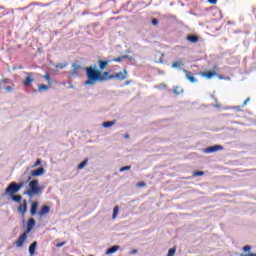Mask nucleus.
Wrapping results in <instances>:
<instances>
[{
    "mask_svg": "<svg viewBox=\"0 0 256 256\" xmlns=\"http://www.w3.org/2000/svg\"><path fill=\"white\" fill-rule=\"evenodd\" d=\"M86 77L85 85L93 86L97 82H101L104 78L101 77V70L97 69V65H91L86 67Z\"/></svg>",
    "mask_w": 256,
    "mask_h": 256,
    "instance_id": "f257e3e1",
    "label": "nucleus"
},
{
    "mask_svg": "<svg viewBox=\"0 0 256 256\" xmlns=\"http://www.w3.org/2000/svg\"><path fill=\"white\" fill-rule=\"evenodd\" d=\"M29 189L24 192V195H28L29 197H34V195H39L43 191V187L39 186V180L34 179L28 184Z\"/></svg>",
    "mask_w": 256,
    "mask_h": 256,
    "instance_id": "f03ea898",
    "label": "nucleus"
},
{
    "mask_svg": "<svg viewBox=\"0 0 256 256\" xmlns=\"http://www.w3.org/2000/svg\"><path fill=\"white\" fill-rule=\"evenodd\" d=\"M23 182L17 184V182H11L8 187L6 188L4 195H9V197L15 195L16 193H19L21 191V188L23 187Z\"/></svg>",
    "mask_w": 256,
    "mask_h": 256,
    "instance_id": "7ed1b4c3",
    "label": "nucleus"
},
{
    "mask_svg": "<svg viewBox=\"0 0 256 256\" xmlns=\"http://www.w3.org/2000/svg\"><path fill=\"white\" fill-rule=\"evenodd\" d=\"M27 77L22 81V85L24 87H31V84L35 83V73L34 72H27Z\"/></svg>",
    "mask_w": 256,
    "mask_h": 256,
    "instance_id": "20e7f679",
    "label": "nucleus"
},
{
    "mask_svg": "<svg viewBox=\"0 0 256 256\" xmlns=\"http://www.w3.org/2000/svg\"><path fill=\"white\" fill-rule=\"evenodd\" d=\"M109 79H118V81H125L127 79V70L124 69L123 72H118L114 75H110Z\"/></svg>",
    "mask_w": 256,
    "mask_h": 256,
    "instance_id": "39448f33",
    "label": "nucleus"
},
{
    "mask_svg": "<svg viewBox=\"0 0 256 256\" xmlns=\"http://www.w3.org/2000/svg\"><path fill=\"white\" fill-rule=\"evenodd\" d=\"M217 151H223V146L214 145V146L207 147L203 150V153L211 154V153H217Z\"/></svg>",
    "mask_w": 256,
    "mask_h": 256,
    "instance_id": "423d86ee",
    "label": "nucleus"
},
{
    "mask_svg": "<svg viewBox=\"0 0 256 256\" xmlns=\"http://www.w3.org/2000/svg\"><path fill=\"white\" fill-rule=\"evenodd\" d=\"M28 233L24 232L21 236H19L18 240L15 242L16 247H23V243L27 241Z\"/></svg>",
    "mask_w": 256,
    "mask_h": 256,
    "instance_id": "0eeeda50",
    "label": "nucleus"
},
{
    "mask_svg": "<svg viewBox=\"0 0 256 256\" xmlns=\"http://www.w3.org/2000/svg\"><path fill=\"white\" fill-rule=\"evenodd\" d=\"M185 73V77L190 83H197V78H195V74L191 71L183 70Z\"/></svg>",
    "mask_w": 256,
    "mask_h": 256,
    "instance_id": "6e6552de",
    "label": "nucleus"
},
{
    "mask_svg": "<svg viewBox=\"0 0 256 256\" xmlns=\"http://www.w3.org/2000/svg\"><path fill=\"white\" fill-rule=\"evenodd\" d=\"M18 213L22 214V217H25V213H27V200H23V202L17 208Z\"/></svg>",
    "mask_w": 256,
    "mask_h": 256,
    "instance_id": "1a4fd4ad",
    "label": "nucleus"
},
{
    "mask_svg": "<svg viewBox=\"0 0 256 256\" xmlns=\"http://www.w3.org/2000/svg\"><path fill=\"white\" fill-rule=\"evenodd\" d=\"M41 175H45V168H43V167H40L31 172L32 177H41Z\"/></svg>",
    "mask_w": 256,
    "mask_h": 256,
    "instance_id": "9d476101",
    "label": "nucleus"
},
{
    "mask_svg": "<svg viewBox=\"0 0 256 256\" xmlns=\"http://www.w3.org/2000/svg\"><path fill=\"white\" fill-rule=\"evenodd\" d=\"M185 66V62H183V59L179 58L177 61H174L172 63V69H181V67Z\"/></svg>",
    "mask_w": 256,
    "mask_h": 256,
    "instance_id": "9b49d317",
    "label": "nucleus"
},
{
    "mask_svg": "<svg viewBox=\"0 0 256 256\" xmlns=\"http://www.w3.org/2000/svg\"><path fill=\"white\" fill-rule=\"evenodd\" d=\"M200 75L201 77H205L206 79H213V77L217 75V72L215 70L208 71V72H201Z\"/></svg>",
    "mask_w": 256,
    "mask_h": 256,
    "instance_id": "f8f14e48",
    "label": "nucleus"
},
{
    "mask_svg": "<svg viewBox=\"0 0 256 256\" xmlns=\"http://www.w3.org/2000/svg\"><path fill=\"white\" fill-rule=\"evenodd\" d=\"M33 227H35V219L30 218L27 222V229L24 232L31 233Z\"/></svg>",
    "mask_w": 256,
    "mask_h": 256,
    "instance_id": "ddd939ff",
    "label": "nucleus"
},
{
    "mask_svg": "<svg viewBox=\"0 0 256 256\" xmlns=\"http://www.w3.org/2000/svg\"><path fill=\"white\" fill-rule=\"evenodd\" d=\"M109 65V61H103V60H98V66L100 72L105 71L107 66Z\"/></svg>",
    "mask_w": 256,
    "mask_h": 256,
    "instance_id": "4468645a",
    "label": "nucleus"
},
{
    "mask_svg": "<svg viewBox=\"0 0 256 256\" xmlns=\"http://www.w3.org/2000/svg\"><path fill=\"white\" fill-rule=\"evenodd\" d=\"M39 207V203L38 202H32L31 208H30V215L35 216L37 214V209Z\"/></svg>",
    "mask_w": 256,
    "mask_h": 256,
    "instance_id": "2eb2a0df",
    "label": "nucleus"
},
{
    "mask_svg": "<svg viewBox=\"0 0 256 256\" xmlns=\"http://www.w3.org/2000/svg\"><path fill=\"white\" fill-rule=\"evenodd\" d=\"M119 249H121V246H118V245L112 246L106 251V255H113V253H117Z\"/></svg>",
    "mask_w": 256,
    "mask_h": 256,
    "instance_id": "dca6fc26",
    "label": "nucleus"
},
{
    "mask_svg": "<svg viewBox=\"0 0 256 256\" xmlns=\"http://www.w3.org/2000/svg\"><path fill=\"white\" fill-rule=\"evenodd\" d=\"M51 211V208L47 205L42 206V208L39 211L40 217H43V215H47Z\"/></svg>",
    "mask_w": 256,
    "mask_h": 256,
    "instance_id": "f3484780",
    "label": "nucleus"
},
{
    "mask_svg": "<svg viewBox=\"0 0 256 256\" xmlns=\"http://www.w3.org/2000/svg\"><path fill=\"white\" fill-rule=\"evenodd\" d=\"M187 41H189L190 43H198L199 42V36L188 35L187 36Z\"/></svg>",
    "mask_w": 256,
    "mask_h": 256,
    "instance_id": "a211bd4d",
    "label": "nucleus"
},
{
    "mask_svg": "<svg viewBox=\"0 0 256 256\" xmlns=\"http://www.w3.org/2000/svg\"><path fill=\"white\" fill-rule=\"evenodd\" d=\"M35 249H37V241H34L30 246H29V253L31 256L35 255Z\"/></svg>",
    "mask_w": 256,
    "mask_h": 256,
    "instance_id": "6ab92c4d",
    "label": "nucleus"
},
{
    "mask_svg": "<svg viewBox=\"0 0 256 256\" xmlns=\"http://www.w3.org/2000/svg\"><path fill=\"white\" fill-rule=\"evenodd\" d=\"M10 198L12 199V201H14L15 203H21L23 196L22 195H12L10 196Z\"/></svg>",
    "mask_w": 256,
    "mask_h": 256,
    "instance_id": "aec40b11",
    "label": "nucleus"
},
{
    "mask_svg": "<svg viewBox=\"0 0 256 256\" xmlns=\"http://www.w3.org/2000/svg\"><path fill=\"white\" fill-rule=\"evenodd\" d=\"M101 77H103L104 79L103 80H100V83H103V81H109L111 80V75H109V72L105 71V72H101Z\"/></svg>",
    "mask_w": 256,
    "mask_h": 256,
    "instance_id": "412c9836",
    "label": "nucleus"
},
{
    "mask_svg": "<svg viewBox=\"0 0 256 256\" xmlns=\"http://www.w3.org/2000/svg\"><path fill=\"white\" fill-rule=\"evenodd\" d=\"M87 163H89V159L85 158L78 166L77 169L81 171L84 167H87Z\"/></svg>",
    "mask_w": 256,
    "mask_h": 256,
    "instance_id": "4be33fe9",
    "label": "nucleus"
},
{
    "mask_svg": "<svg viewBox=\"0 0 256 256\" xmlns=\"http://www.w3.org/2000/svg\"><path fill=\"white\" fill-rule=\"evenodd\" d=\"M72 67H73L72 75H77L79 73V70L81 69V65L73 64Z\"/></svg>",
    "mask_w": 256,
    "mask_h": 256,
    "instance_id": "5701e85b",
    "label": "nucleus"
},
{
    "mask_svg": "<svg viewBox=\"0 0 256 256\" xmlns=\"http://www.w3.org/2000/svg\"><path fill=\"white\" fill-rule=\"evenodd\" d=\"M113 125H115V122L106 121V122H103L102 127H104L105 129H109V127H113Z\"/></svg>",
    "mask_w": 256,
    "mask_h": 256,
    "instance_id": "b1692460",
    "label": "nucleus"
},
{
    "mask_svg": "<svg viewBox=\"0 0 256 256\" xmlns=\"http://www.w3.org/2000/svg\"><path fill=\"white\" fill-rule=\"evenodd\" d=\"M48 90H49V86H47L45 84H41L38 86L39 93H42V91H48Z\"/></svg>",
    "mask_w": 256,
    "mask_h": 256,
    "instance_id": "393cba45",
    "label": "nucleus"
},
{
    "mask_svg": "<svg viewBox=\"0 0 256 256\" xmlns=\"http://www.w3.org/2000/svg\"><path fill=\"white\" fill-rule=\"evenodd\" d=\"M117 215H119V206L114 207L112 219H117Z\"/></svg>",
    "mask_w": 256,
    "mask_h": 256,
    "instance_id": "a878e982",
    "label": "nucleus"
},
{
    "mask_svg": "<svg viewBox=\"0 0 256 256\" xmlns=\"http://www.w3.org/2000/svg\"><path fill=\"white\" fill-rule=\"evenodd\" d=\"M177 252V247H173V248H170L169 250H168V254H167V256H175V253Z\"/></svg>",
    "mask_w": 256,
    "mask_h": 256,
    "instance_id": "bb28decb",
    "label": "nucleus"
},
{
    "mask_svg": "<svg viewBox=\"0 0 256 256\" xmlns=\"http://www.w3.org/2000/svg\"><path fill=\"white\" fill-rule=\"evenodd\" d=\"M124 59H127V56H120L118 58H114L113 61L114 63H121Z\"/></svg>",
    "mask_w": 256,
    "mask_h": 256,
    "instance_id": "cd10ccee",
    "label": "nucleus"
},
{
    "mask_svg": "<svg viewBox=\"0 0 256 256\" xmlns=\"http://www.w3.org/2000/svg\"><path fill=\"white\" fill-rule=\"evenodd\" d=\"M203 175H205V172L203 171L193 172V177H203Z\"/></svg>",
    "mask_w": 256,
    "mask_h": 256,
    "instance_id": "c85d7f7f",
    "label": "nucleus"
},
{
    "mask_svg": "<svg viewBox=\"0 0 256 256\" xmlns=\"http://www.w3.org/2000/svg\"><path fill=\"white\" fill-rule=\"evenodd\" d=\"M158 53H159V55H160V58H159L158 62H159V63H163V62H164L163 59H165V53H161V52H158Z\"/></svg>",
    "mask_w": 256,
    "mask_h": 256,
    "instance_id": "c756f323",
    "label": "nucleus"
},
{
    "mask_svg": "<svg viewBox=\"0 0 256 256\" xmlns=\"http://www.w3.org/2000/svg\"><path fill=\"white\" fill-rule=\"evenodd\" d=\"M174 93H175L176 95H180V93H183V89H181V88H179V87H175V88H174Z\"/></svg>",
    "mask_w": 256,
    "mask_h": 256,
    "instance_id": "7c9ffc66",
    "label": "nucleus"
},
{
    "mask_svg": "<svg viewBox=\"0 0 256 256\" xmlns=\"http://www.w3.org/2000/svg\"><path fill=\"white\" fill-rule=\"evenodd\" d=\"M131 169V166H124L120 168V173H123L124 171H129Z\"/></svg>",
    "mask_w": 256,
    "mask_h": 256,
    "instance_id": "2f4dec72",
    "label": "nucleus"
},
{
    "mask_svg": "<svg viewBox=\"0 0 256 256\" xmlns=\"http://www.w3.org/2000/svg\"><path fill=\"white\" fill-rule=\"evenodd\" d=\"M13 87H15L14 84H12V86H7V87L5 88V90L8 91V93H12V92H13Z\"/></svg>",
    "mask_w": 256,
    "mask_h": 256,
    "instance_id": "473e14b6",
    "label": "nucleus"
},
{
    "mask_svg": "<svg viewBox=\"0 0 256 256\" xmlns=\"http://www.w3.org/2000/svg\"><path fill=\"white\" fill-rule=\"evenodd\" d=\"M151 23H152V25L157 26V25H159V20L157 18H153Z\"/></svg>",
    "mask_w": 256,
    "mask_h": 256,
    "instance_id": "72a5a7b5",
    "label": "nucleus"
},
{
    "mask_svg": "<svg viewBox=\"0 0 256 256\" xmlns=\"http://www.w3.org/2000/svg\"><path fill=\"white\" fill-rule=\"evenodd\" d=\"M39 165H41V159L38 158L32 167H39Z\"/></svg>",
    "mask_w": 256,
    "mask_h": 256,
    "instance_id": "f704fd0d",
    "label": "nucleus"
},
{
    "mask_svg": "<svg viewBox=\"0 0 256 256\" xmlns=\"http://www.w3.org/2000/svg\"><path fill=\"white\" fill-rule=\"evenodd\" d=\"M44 79H46V81H51V75L49 73L44 75Z\"/></svg>",
    "mask_w": 256,
    "mask_h": 256,
    "instance_id": "c9c22d12",
    "label": "nucleus"
},
{
    "mask_svg": "<svg viewBox=\"0 0 256 256\" xmlns=\"http://www.w3.org/2000/svg\"><path fill=\"white\" fill-rule=\"evenodd\" d=\"M3 83H9V79L5 78L0 81V89H1V85H3Z\"/></svg>",
    "mask_w": 256,
    "mask_h": 256,
    "instance_id": "e433bc0d",
    "label": "nucleus"
},
{
    "mask_svg": "<svg viewBox=\"0 0 256 256\" xmlns=\"http://www.w3.org/2000/svg\"><path fill=\"white\" fill-rule=\"evenodd\" d=\"M243 251H245V252L251 251V246H249V245L244 246Z\"/></svg>",
    "mask_w": 256,
    "mask_h": 256,
    "instance_id": "4c0bfd02",
    "label": "nucleus"
},
{
    "mask_svg": "<svg viewBox=\"0 0 256 256\" xmlns=\"http://www.w3.org/2000/svg\"><path fill=\"white\" fill-rule=\"evenodd\" d=\"M249 101H251V98H246V100L243 102L242 107H245V105H247V103H249Z\"/></svg>",
    "mask_w": 256,
    "mask_h": 256,
    "instance_id": "58836bf2",
    "label": "nucleus"
},
{
    "mask_svg": "<svg viewBox=\"0 0 256 256\" xmlns=\"http://www.w3.org/2000/svg\"><path fill=\"white\" fill-rule=\"evenodd\" d=\"M241 107L243 106H234L232 109H234V111H241Z\"/></svg>",
    "mask_w": 256,
    "mask_h": 256,
    "instance_id": "ea45409f",
    "label": "nucleus"
},
{
    "mask_svg": "<svg viewBox=\"0 0 256 256\" xmlns=\"http://www.w3.org/2000/svg\"><path fill=\"white\" fill-rule=\"evenodd\" d=\"M208 3H211V5H217V0H208Z\"/></svg>",
    "mask_w": 256,
    "mask_h": 256,
    "instance_id": "a19ab883",
    "label": "nucleus"
},
{
    "mask_svg": "<svg viewBox=\"0 0 256 256\" xmlns=\"http://www.w3.org/2000/svg\"><path fill=\"white\" fill-rule=\"evenodd\" d=\"M240 256H256V254H253L252 252H249L246 255L241 254Z\"/></svg>",
    "mask_w": 256,
    "mask_h": 256,
    "instance_id": "79ce46f5",
    "label": "nucleus"
},
{
    "mask_svg": "<svg viewBox=\"0 0 256 256\" xmlns=\"http://www.w3.org/2000/svg\"><path fill=\"white\" fill-rule=\"evenodd\" d=\"M137 186H138V187H145V182H139V183L137 184Z\"/></svg>",
    "mask_w": 256,
    "mask_h": 256,
    "instance_id": "37998d69",
    "label": "nucleus"
},
{
    "mask_svg": "<svg viewBox=\"0 0 256 256\" xmlns=\"http://www.w3.org/2000/svg\"><path fill=\"white\" fill-rule=\"evenodd\" d=\"M65 243H66V242L58 243V244H56V247H58V248H59V247H63V245H65Z\"/></svg>",
    "mask_w": 256,
    "mask_h": 256,
    "instance_id": "c03bdc74",
    "label": "nucleus"
},
{
    "mask_svg": "<svg viewBox=\"0 0 256 256\" xmlns=\"http://www.w3.org/2000/svg\"><path fill=\"white\" fill-rule=\"evenodd\" d=\"M136 253H138L137 250H132V251H131V255H136Z\"/></svg>",
    "mask_w": 256,
    "mask_h": 256,
    "instance_id": "a18cd8bd",
    "label": "nucleus"
},
{
    "mask_svg": "<svg viewBox=\"0 0 256 256\" xmlns=\"http://www.w3.org/2000/svg\"><path fill=\"white\" fill-rule=\"evenodd\" d=\"M57 67H60V69H63V64H58Z\"/></svg>",
    "mask_w": 256,
    "mask_h": 256,
    "instance_id": "49530a36",
    "label": "nucleus"
},
{
    "mask_svg": "<svg viewBox=\"0 0 256 256\" xmlns=\"http://www.w3.org/2000/svg\"><path fill=\"white\" fill-rule=\"evenodd\" d=\"M125 139H129V134L124 135Z\"/></svg>",
    "mask_w": 256,
    "mask_h": 256,
    "instance_id": "de8ad7c7",
    "label": "nucleus"
},
{
    "mask_svg": "<svg viewBox=\"0 0 256 256\" xmlns=\"http://www.w3.org/2000/svg\"><path fill=\"white\" fill-rule=\"evenodd\" d=\"M18 69H23V66H21V65H20V66H18Z\"/></svg>",
    "mask_w": 256,
    "mask_h": 256,
    "instance_id": "09e8293b",
    "label": "nucleus"
},
{
    "mask_svg": "<svg viewBox=\"0 0 256 256\" xmlns=\"http://www.w3.org/2000/svg\"><path fill=\"white\" fill-rule=\"evenodd\" d=\"M28 181H31V177L28 178Z\"/></svg>",
    "mask_w": 256,
    "mask_h": 256,
    "instance_id": "8fccbe9b",
    "label": "nucleus"
}]
</instances>
